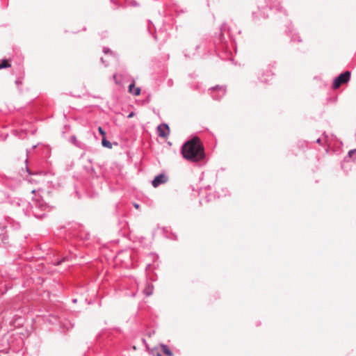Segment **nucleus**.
Instances as JSON below:
<instances>
[{
    "label": "nucleus",
    "instance_id": "obj_1",
    "mask_svg": "<svg viewBox=\"0 0 356 356\" xmlns=\"http://www.w3.org/2000/svg\"><path fill=\"white\" fill-rule=\"evenodd\" d=\"M181 154L186 160L194 163L201 161L205 158L204 147L197 136L184 144Z\"/></svg>",
    "mask_w": 356,
    "mask_h": 356
},
{
    "label": "nucleus",
    "instance_id": "obj_2",
    "mask_svg": "<svg viewBox=\"0 0 356 356\" xmlns=\"http://www.w3.org/2000/svg\"><path fill=\"white\" fill-rule=\"evenodd\" d=\"M19 205L22 207L25 215L32 214L37 218H42L46 212L51 210V207L42 197L37 196L32 199L31 202L26 203L25 201L21 200Z\"/></svg>",
    "mask_w": 356,
    "mask_h": 356
},
{
    "label": "nucleus",
    "instance_id": "obj_3",
    "mask_svg": "<svg viewBox=\"0 0 356 356\" xmlns=\"http://www.w3.org/2000/svg\"><path fill=\"white\" fill-rule=\"evenodd\" d=\"M350 78V72L349 71H346L345 72L341 74L339 76L336 77L332 83V88L337 89L343 83H346L348 82Z\"/></svg>",
    "mask_w": 356,
    "mask_h": 356
},
{
    "label": "nucleus",
    "instance_id": "obj_4",
    "mask_svg": "<svg viewBox=\"0 0 356 356\" xmlns=\"http://www.w3.org/2000/svg\"><path fill=\"white\" fill-rule=\"evenodd\" d=\"M212 97L216 100L221 99L226 93V89L223 86H214L212 88Z\"/></svg>",
    "mask_w": 356,
    "mask_h": 356
},
{
    "label": "nucleus",
    "instance_id": "obj_5",
    "mask_svg": "<svg viewBox=\"0 0 356 356\" xmlns=\"http://www.w3.org/2000/svg\"><path fill=\"white\" fill-rule=\"evenodd\" d=\"M168 177L165 174H159L156 176L152 181V184L154 188L158 187L161 184H163L168 181Z\"/></svg>",
    "mask_w": 356,
    "mask_h": 356
},
{
    "label": "nucleus",
    "instance_id": "obj_6",
    "mask_svg": "<svg viewBox=\"0 0 356 356\" xmlns=\"http://www.w3.org/2000/svg\"><path fill=\"white\" fill-rule=\"evenodd\" d=\"M159 135L161 137L166 138L170 134V129L167 124H161L158 127Z\"/></svg>",
    "mask_w": 356,
    "mask_h": 356
},
{
    "label": "nucleus",
    "instance_id": "obj_7",
    "mask_svg": "<svg viewBox=\"0 0 356 356\" xmlns=\"http://www.w3.org/2000/svg\"><path fill=\"white\" fill-rule=\"evenodd\" d=\"M129 92L136 96H138L140 94V88H135V83L133 82L129 86Z\"/></svg>",
    "mask_w": 356,
    "mask_h": 356
},
{
    "label": "nucleus",
    "instance_id": "obj_8",
    "mask_svg": "<svg viewBox=\"0 0 356 356\" xmlns=\"http://www.w3.org/2000/svg\"><path fill=\"white\" fill-rule=\"evenodd\" d=\"M153 291H154V286L152 284H149V283H147L145 289H143V293L146 296H150L152 293H153Z\"/></svg>",
    "mask_w": 356,
    "mask_h": 356
},
{
    "label": "nucleus",
    "instance_id": "obj_9",
    "mask_svg": "<svg viewBox=\"0 0 356 356\" xmlns=\"http://www.w3.org/2000/svg\"><path fill=\"white\" fill-rule=\"evenodd\" d=\"M163 353L168 356H173L172 352L169 349L166 345H161Z\"/></svg>",
    "mask_w": 356,
    "mask_h": 356
},
{
    "label": "nucleus",
    "instance_id": "obj_10",
    "mask_svg": "<svg viewBox=\"0 0 356 356\" xmlns=\"http://www.w3.org/2000/svg\"><path fill=\"white\" fill-rule=\"evenodd\" d=\"M102 145L107 148H111L112 144L110 141L107 140L105 138H103L102 140Z\"/></svg>",
    "mask_w": 356,
    "mask_h": 356
},
{
    "label": "nucleus",
    "instance_id": "obj_11",
    "mask_svg": "<svg viewBox=\"0 0 356 356\" xmlns=\"http://www.w3.org/2000/svg\"><path fill=\"white\" fill-rule=\"evenodd\" d=\"M10 67V65L7 60H2L1 63L0 64V69L6 68Z\"/></svg>",
    "mask_w": 356,
    "mask_h": 356
},
{
    "label": "nucleus",
    "instance_id": "obj_12",
    "mask_svg": "<svg viewBox=\"0 0 356 356\" xmlns=\"http://www.w3.org/2000/svg\"><path fill=\"white\" fill-rule=\"evenodd\" d=\"M98 131H99V134L104 138V136L106 135V132L104 131L102 127H99Z\"/></svg>",
    "mask_w": 356,
    "mask_h": 356
},
{
    "label": "nucleus",
    "instance_id": "obj_13",
    "mask_svg": "<svg viewBox=\"0 0 356 356\" xmlns=\"http://www.w3.org/2000/svg\"><path fill=\"white\" fill-rule=\"evenodd\" d=\"M70 141L72 143L76 145V138L74 136H71Z\"/></svg>",
    "mask_w": 356,
    "mask_h": 356
},
{
    "label": "nucleus",
    "instance_id": "obj_14",
    "mask_svg": "<svg viewBox=\"0 0 356 356\" xmlns=\"http://www.w3.org/2000/svg\"><path fill=\"white\" fill-rule=\"evenodd\" d=\"M67 259V257H63L62 260H60V261H58L56 262V263H55V265H56V266L59 265V264H60L62 262H63V261H66Z\"/></svg>",
    "mask_w": 356,
    "mask_h": 356
},
{
    "label": "nucleus",
    "instance_id": "obj_15",
    "mask_svg": "<svg viewBox=\"0 0 356 356\" xmlns=\"http://www.w3.org/2000/svg\"><path fill=\"white\" fill-rule=\"evenodd\" d=\"M355 152H356V149L350 150L348 152V156L351 157L353 154H354Z\"/></svg>",
    "mask_w": 356,
    "mask_h": 356
},
{
    "label": "nucleus",
    "instance_id": "obj_16",
    "mask_svg": "<svg viewBox=\"0 0 356 356\" xmlns=\"http://www.w3.org/2000/svg\"><path fill=\"white\" fill-rule=\"evenodd\" d=\"M103 51H104V54H108L111 51H110V49L108 48L104 47V49H103Z\"/></svg>",
    "mask_w": 356,
    "mask_h": 356
},
{
    "label": "nucleus",
    "instance_id": "obj_17",
    "mask_svg": "<svg viewBox=\"0 0 356 356\" xmlns=\"http://www.w3.org/2000/svg\"><path fill=\"white\" fill-rule=\"evenodd\" d=\"M113 80L115 81V82L116 83H118V79H117V75H116V74H113Z\"/></svg>",
    "mask_w": 356,
    "mask_h": 356
},
{
    "label": "nucleus",
    "instance_id": "obj_18",
    "mask_svg": "<svg viewBox=\"0 0 356 356\" xmlns=\"http://www.w3.org/2000/svg\"><path fill=\"white\" fill-rule=\"evenodd\" d=\"M134 207H135L136 209H139V204H137V203H134Z\"/></svg>",
    "mask_w": 356,
    "mask_h": 356
},
{
    "label": "nucleus",
    "instance_id": "obj_19",
    "mask_svg": "<svg viewBox=\"0 0 356 356\" xmlns=\"http://www.w3.org/2000/svg\"><path fill=\"white\" fill-rule=\"evenodd\" d=\"M133 115H134V113H131L130 114H129L128 118H131V117H133Z\"/></svg>",
    "mask_w": 356,
    "mask_h": 356
},
{
    "label": "nucleus",
    "instance_id": "obj_20",
    "mask_svg": "<svg viewBox=\"0 0 356 356\" xmlns=\"http://www.w3.org/2000/svg\"><path fill=\"white\" fill-rule=\"evenodd\" d=\"M320 141H321V139H320V138H318V139H317V140H316V143H320Z\"/></svg>",
    "mask_w": 356,
    "mask_h": 356
},
{
    "label": "nucleus",
    "instance_id": "obj_21",
    "mask_svg": "<svg viewBox=\"0 0 356 356\" xmlns=\"http://www.w3.org/2000/svg\"><path fill=\"white\" fill-rule=\"evenodd\" d=\"M101 60L102 61V63H104V60L102 58H101Z\"/></svg>",
    "mask_w": 356,
    "mask_h": 356
},
{
    "label": "nucleus",
    "instance_id": "obj_22",
    "mask_svg": "<svg viewBox=\"0 0 356 356\" xmlns=\"http://www.w3.org/2000/svg\"><path fill=\"white\" fill-rule=\"evenodd\" d=\"M157 356H162V355L160 353H158Z\"/></svg>",
    "mask_w": 356,
    "mask_h": 356
},
{
    "label": "nucleus",
    "instance_id": "obj_23",
    "mask_svg": "<svg viewBox=\"0 0 356 356\" xmlns=\"http://www.w3.org/2000/svg\"><path fill=\"white\" fill-rule=\"evenodd\" d=\"M262 81H267L266 79H262Z\"/></svg>",
    "mask_w": 356,
    "mask_h": 356
}]
</instances>
